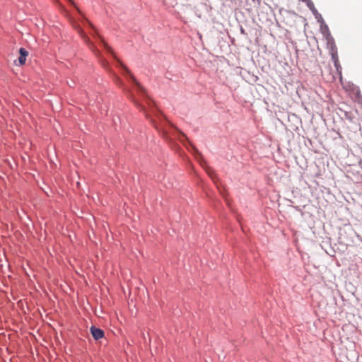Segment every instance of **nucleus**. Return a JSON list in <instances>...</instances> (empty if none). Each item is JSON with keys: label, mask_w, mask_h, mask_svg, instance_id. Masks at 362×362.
Returning a JSON list of instances; mask_svg holds the SVG:
<instances>
[{"label": "nucleus", "mask_w": 362, "mask_h": 362, "mask_svg": "<svg viewBox=\"0 0 362 362\" xmlns=\"http://www.w3.org/2000/svg\"><path fill=\"white\" fill-rule=\"evenodd\" d=\"M90 333L92 334L93 338L95 340H99L104 337V331L100 328H98L95 326H92L90 329Z\"/></svg>", "instance_id": "obj_1"}, {"label": "nucleus", "mask_w": 362, "mask_h": 362, "mask_svg": "<svg viewBox=\"0 0 362 362\" xmlns=\"http://www.w3.org/2000/svg\"><path fill=\"white\" fill-rule=\"evenodd\" d=\"M329 37H330V34H328L327 36V38L329 42Z\"/></svg>", "instance_id": "obj_7"}, {"label": "nucleus", "mask_w": 362, "mask_h": 362, "mask_svg": "<svg viewBox=\"0 0 362 362\" xmlns=\"http://www.w3.org/2000/svg\"><path fill=\"white\" fill-rule=\"evenodd\" d=\"M20 57H18V62L20 65H24L25 64L26 57L28 56V52L23 47H21L19 49Z\"/></svg>", "instance_id": "obj_2"}, {"label": "nucleus", "mask_w": 362, "mask_h": 362, "mask_svg": "<svg viewBox=\"0 0 362 362\" xmlns=\"http://www.w3.org/2000/svg\"><path fill=\"white\" fill-rule=\"evenodd\" d=\"M100 39L101 40V42H103V46L105 47V49L110 53H112L113 52V49L112 48L105 42V40H104V38L102 37V36H99Z\"/></svg>", "instance_id": "obj_3"}, {"label": "nucleus", "mask_w": 362, "mask_h": 362, "mask_svg": "<svg viewBox=\"0 0 362 362\" xmlns=\"http://www.w3.org/2000/svg\"><path fill=\"white\" fill-rule=\"evenodd\" d=\"M240 225H242V224L240 223ZM241 228H242V230L244 231V228L243 226H241Z\"/></svg>", "instance_id": "obj_8"}, {"label": "nucleus", "mask_w": 362, "mask_h": 362, "mask_svg": "<svg viewBox=\"0 0 362 362\" xmlns=\"http://www.w3.org/2000/svg\"><path fill=\"white\" fill-rule=\"evenodd\" d=\"M68 1H69V2L70 4H72L75 8H76V9L77 10V11H78L80 14H81V11L80 8H79L76 5V4H75L74 1V0H68Z\"/></svg>", "instance_id": "obj_4"}, {"label": "nucleus", "mask_w": 362, "mask_h": 362, "mask_svg": "<svg viewBox=\"0 0 362 362\" xmlns=\"http://www.w3.org/2000/svg\"><path fill=\"white\" fill-rule=\"evenodd\" d=\"M132 81L136 83V84H138L136 80V78L134 76H131Z\"/></svg>", "instance_id": "obj_5"}, {"label": "nucleus", "mask_w": 362, "mask_h": 362, "mask_svg": "<svg viewBox=\"0 0 362 362\" xmlns=\"http://www.w3.org/2000/svg\"><path fill=\"white\" fill-rule=\"evenodd\" d=\"M88 23H89L90 26L93 28V25L90 21H88Z\"/></svg>", "instance_id": "obj_6"}]
</instances>
